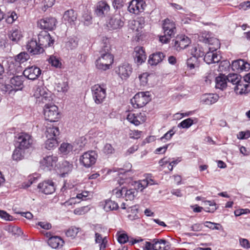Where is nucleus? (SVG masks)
<instances>
[{"label":"nucleus","instance_id":"nucleus-45","mask_svg":"<svg viewBox=\"0 0 250 250\" xmlns=\"http://www.w3.org/2000/svg\"><path fill=\"white\" fill-rule=\"evenodd\" d=\"M24 150V149L20 148L16 146L12 155L13 160L18 161L22 159L23 157Z\"/></svg>","mask_w":250,"mask_h":250},{"label":"nucleus","instance_id":"nucleus-43","mask_svg":"<svg viewBox=\"0 0 250 250\" xmlns=\"http://www.w3.org/2000/svg\"><path fill=\"white\" fill-rule=\"evenodd\" d=\"M44 147L48 150L54 149L58 146V140L57 139L47 138L44 144Z\"/></svg>","mask_w":250,"mask_h":250},{"label":"nucleus","instance_id":"nucleus-32","mask_svg":"<svg viewBox=\"0 0 250 250\" xmlns=\"http://www.w3.org/2000/svg\"><path fill=\"white\" fill-rule=\"evenodd\" d=\"M143 116L141 113L135 114L133 113H129L127 116V120L131 123L135 125H139L142 122H144V119H142Z\"/></svg>","mask_w":250,"mask_h":250},{"label":"nucleus","instance_id":"nucleus-63","mask_svg":"<svg viewBox=\"0 0 250 250\" xmlns=\"http://www.w3.org/2000/svg\"><path fill=\"white\" fill-rule=\"evenodd\" d=\"M142 132L138 130L131 131L129 133L130 138L138 139L140 138Z\"/></svg>","mask_w":250,"mask_h":250},{"label":"nucleus","instance_id":"nucleus-58","mask_svg":"<svg viewBox=\"0 0 250 250\" xmlns=\"http://www.w3.org/2000/svg\"><path fill=\"white\" fill-rule=\"evenodd\" d=\"M250 137V131H240L237 135L239 139H246Z\"/></svg>","mask_w":250,"mask_h":250},{"label":"nucleus","instance_id":"nucleus-54","mask_svg":"<svg viewBox=\"0 0 250 250\" xmlns=\"http://www.w3.org/2000/svg\"><path fill=\"white\" fill-rule=\"evenodd\" d=\"M66 46L70 49L75 48L78 45V41L76 39L71 38L66 43Z\"/></svg>","mask_w":250,"mask_h":250},{"label":"nucleus","instance_id":"nucleus-12","mask_svg":"<svg viewBox=\"0 0 250 250\" xmlns=\"http://www.w3.org/2000/svg\"><path fill=\"white\" fill-rule=\"evenodd\" d=\"M173 41L175 49L178 51L186 48L191 42L190 39L185 35L178 36Z\"/></svg>","mask_w":250,"mask_h":250},{"label":"nucleus","instance_id":"nucleus-13","mask_svg":"<svg viewBox=\"0 0 250 250\" xmlns=\"http://www.w3.org/2000/svg\"><path fill=\"white\" fill-rule=\"evenodd\" d=\"M26 48L28 52L32 55L40 54L44 52V49H42V46L40 45L38 41L34 39H31L27 42Z\"/></svg>","mask_w":250,"mask_h":250},{"label":"nucleus","instance_id":"nucleus-10","mask_svg":"<svg viewBox=\"0 0 250 250\" xmlns=\"http://www.w3.org/2000/svg\"><path fill=\"white\" fill-rule=\"evenodd\" d=\"M39 191L45 194H51L55 191V183L52 180H45L38 184Z\"/></svg>","mask_w":250,"mask_h":250},{"label":"nucleus","instance_id":"nucleus-61","mask_svg":"<svg viewBox=\"0 0 250 250\" xmlns=\"http://www.w3.org/2000/svg\"><path fill=\"white\" fill-rule=\"evenodd\" d=\"M128 240V237L127 234L125 233L121 234L118 238V241L120 244H125Z\"/></svg>","mask_w":250,"mask_h":250},{"label":"nucleus","instance_id":"nucleus-23","mask_svg":"<svg viewBox=\"0 0 250 250\" xmlns=\"http://www.w3.org/2000/svg\"><path fill=\"white\" fill-rule=\"evenodd\" d=\"M231 67L234 71H248L250 69V65L243 60L240 59L233 61Z\"/></svg>","mask_w":250,"mask_h":250},{"label":"nucleus","instance_id":"nucleus-39","mask_svg":"<svg viewBox=\"0 0 250 250\" xmlns=\"http://www.w3.org/2000/svg\"><path fill=\"white\" fill-rule=\"evenodd\" d=\"M190 52L192 56L197 58L203 57L205 54L203 48L198 44L193 46L190 49Z\"/></svg>","mask_w":250,"mask_h":250},{"label":"nucleus","instance_id":"nucleus-20","mask_svg":"<svg viewBox=\"0 0 250 250\" xmlns=\"http://www.w3.org/2000/svg\"><path fill=\"white\" fill-rule=\"evenodd\" d=\"M132 70L131 66L128 63H125L119 66L117 72L122 79H125L131 74Z\"/></svg>","mask_w":250,"mask_h":250},{"label":"nucleus","instance_id":"nucleus-26","mask_svg":"<svg viewBox=\"0 0 250 250\" xmlns=\"http://www.w3.org/2000/svg\"><path fill=\"white\" fill-rule=\"evenodd\" d=\"M219 96L217 94H206L201 97V102L206 104H212L216 103L219 99Z\"/></svg>","mask_w":250,"mask_h":250},{"label":"nucleus","instance_id":"nucleus-55","mask_svg":"<svg viewBox=\"0 0 250 250\" xmlns=\"http://www.w3.org/2000/svg\"><path fill=\"white\" fill-rule=\"evenodd\" d=\"M114 148L111 144H106L103 149V152L105 154H111L114 152Z\"/></svg>","mask_w":250,"mask_h":250},{"label":"nucleus","instance_id":"nucleus-57","mask_svg":"<svg viewBox=\"0 0 250 250\" xmlns=\"http://www.w3.org/2000/svg\"><path fill=\"white\" fill-rule=\"evenodd\" d=\"M125 191V188H122L121 189H115L113 190L112 193L113 195L115 196L117 198H120Z\"/></svg>","mask_w":250,"mask_h":250},{"label":"nucleus","instance_id":"nucleus-60","mask_svg":"<svg viewBox=\"0 0 250 250\" xmlns=\"http://www.w3.org/2000/svg\"><path fill=\"white\" fill-rule=\"evenodd\" d=\"M147 76L148 75L146 73H143L139 76V79L141 85L145 86L147 83Z\"/></svg>","mask_w":250,"mask_h":250},{"label":"nucleus","instance_id":"nucleus-16","mask_svg":"<svg viewBox=\"0 0 250 250\" xmlns=\"http://www.w3.org/2000/svg\"><path fill=\"white\" fill-rule=\"evenodd\" d=\"M110 6L106 2L100 1L97 3L95 13L97 16L103 18L108 14Z\"/></svg>","mask_w":250,"mask_h":250},{"label":"nucleus","instance_id":"nucleus-47","mask_svg":"<svg viewBox=\"0 0 250 250\" xmlns=\"http://www.w3.org/2000/svg\"><path fill=\"white\" fill-rule=\"evenodd\" d=\"M48 62L52 66L57 68L60 67L62 65L59 58L54 55H51L50 56L48 59Z\"/></svg>","mask_w":250,"mask_h":250},{"label":"nucleus","instance_id":"nucleus-9","mask_svg":"<svg viewBox=\"0 0 250 250\" xmlns=\"http://www.w3.org/2000/svg\"><path fill=\"white\" fill-rule=\"evenodd\" d=\"M146 6V3L143 0H132L127 7L128 11L132 14H139L143 12Z\"/></svg>","mask_w":250,"mask_h":250},{"label":"nucleus","instance_id":"nucleus-3","mask_svg":"<svg viewBox=\"0 0 250 250\" xmlns=\"http://www.w3.org/2000/svg\"><path fill=\"white\" fill-rule=\"evenodd\" d=\"M150 100L149 92H140L130 100V103L134 108H139L144 106Z\"/></svg>","mask_w":250,"mask_h":250},{"label":"nucleus","instance_id":"nucleus-40","mask_svg":"<svg viewBox=\"0 0 250 250\" xmlns=\"http://www.w3.org/2000/svg\"><path fill=\"white\" fill-rule=\"evenodd\" d=\"M95 236L96 243L99 244L100 250H104L107 243L106 237L103 238L102 235L96 231L95 233Z\"/></svg>","mask_w":250,"mask_h":250},{"label":"nucleus","instance_id":"nucleus-46","mask_svg":"<svg viewBox=\"0 0 250 250\" xmlns=\"http://www.w3.org/2000/svg\"><path fill=\"white\" fill-rule=\"evenodd\" d=\"M193 124V121L191 118H188L182 121L178 125L179 128H188Z\"/></svg>","mask_w":250,"mask_h":250},{"label":"nucleus","instance_id":"nucleus-31","mask_svg":"<svg viewBox=\"0 0 250 250\" xmlns=\"http://www.w3.org/2000/svg\"><path fill=\"white\" fill-rule=\"evenodd\" d=\"M250 85L249 84L244 83V81L241 80L237 83L234 87V90L236 93L242 94L248 93L250 90L248 89Z\"/></svg>","mask_w":250,"mask_h":250},{"label":"nucleus","instance_id":"nucleus-49","mask_svg":"<svg viewBox=\"0 0 250 250\" xmlns=\"http://www.w3.org/2000/svg\"><path fill=\"white\" fill-rule=\"evenodd\" d=\"M29 58V55L27 53L23 52H21L17 56L16 60L20 63H23L26 61Z\"/></svg>","mask_w":250,"mask_h":250},{"label":"nucleus","instance_id":"nucleus-8","mask_svg":"<svg viewBox=\"0 0 250 250\" xmlns=\"http://www.w3.org/2000/svg\"><path fill=\"white\" fill-rule=\"evenodd\" d=\"M34 96L39 102L46 103L52 100L50 92L43 86H38L35 91Z\"/></svg>","mask_w":250,"mask_h":250},{"label":"nucleus","instance_id":"nucleus-29","mask_svg":"<svg viewBox=\"0 0 250 250\" xmlns=\"http://www.w3.org/2000/svg\"><path fill=\"white\" fill-rule=\"evenodd\" d=\"M154 250H168L169 247L167 245L168 242L164 239H154Z\"/></svg>","mask_w":250,"mask_h":250},{"label":"nucleus","instance_id":"nucleus-34","mask_svg":"<svg viewBox=\"0 0 250 250\" xmlns=\"http://www.w3.org/2000/svg\"><path fill=\"white\" fill-rule=\"evenodd\" d=\"M8 37L12 42H18L22 36L21 31L18 29H13L8 33Z\"/></svg>","mask_w":250,"mask_h":250},{"label":"nucleus","instance_id":"nucleus-48","mask_svg":"<svg viewBox=\"0 0 250 250\" xmlns=\"http://www.w3.org/2000/svg\"><path fill=\"white\" fill-rule=\"evenodd\" d=\"M55 88L59 92H65L68 90V85L67 82L58 83L56 84Z\"/></svg>","mask_w":250,"mask_h":250},{"label":"nucleus","instance_id":"nucleus-5","mask_svg":"<svg viewBox=\"0 0 250 250\" xmlns=\"http://www.w3.org/2000/svg\"><path fill=\"white\" fill-rule=\"evenodd\" d=\"M32 137L28 133L21 132L16 137V146L21 149H28L33 144Z\"/></svg>","mask_w":250,"mask_h":250},{"label":"nucleus","instance_id":"nucleus-24","mask_svg":"<svg viewBox=\"0 0 250 250\" xmlns=\"http://www.w3.org/2000/svg\"><path fill=\"white\" fill-rule=\"evenodd\" d=\"M83 146L81 145L79 147L75 146V143H73V145L69 143H63L61 144L59 149L62 153L64 155H66L72 152L73 150L75 151L76 150L81 149L83 147Z\"/></svg>","mask_w":250,"mask_h":250},{"label":"nucleus","instance_id":"nucleus-35","mask_svg":"<svg viewBox=\"0 0 250 250\" xmlns=\"http://www.w3.org/2000/svg\"><path fill=\"white\" fill-rule=\"evenodd\" d=\"M226 76L224 75H220L217 77L215 79L216 88L220 89L225 88L227 86V80L226 79Z\"/></svg>","mask_w":250,"mask_h":250},{"label":"nucleus","instance_id":"nucleus-4","mask_svg":"<svg viewBox=\"0 0 250 250\" xmlns=\"http://www.w3.org/2000/svg\"><path fill=\"white\" fill-rule=\"evenodd\" d=\"M92 97L96 104H102L105 99L106 93L105 85L95 84L91 87Z\"/></svg>","mask_w":250,"mask_h":250},{"label":"nucleus","instance_id":"nucleus-44","mask_svg":"<svg viewBox=\"0 0 250 250\" xmlns=\"http://www.w3.org/2000/svg\"><path fill=\"white\" fill-rule=\"evenodd\" d=\"M187 64L188 67L190 69L198 67L199 62L198 58L192 56L187 60Z\"/></svg>","mask_w":250,"mask_h":250},{"label":"nucleus","instance_id":"nucleus-28","mask_svg":"<svg viewBox=\"0 0 250 250\" xmlns=\"http://www.w3.org/2000/svg\"><path fill=\"white\" fill-rule=\"evenodd\" d=\"M165 57V55L161 52L153 53L149 56L148 63L151 65H156L161 62Z\"/></svg>","mask_w":250,"mask_h":250},{"label":"nucleus","instance_id":"nucleus-53","mask_svg":"<svg viewBox=\"0 0 250 250\" xmlns=\"http://www.w3.org/2000/svg\"><path fill=\"white\" fill-rule=\"evenodd\" d=\"M146 187L147 183L144 180L135 183V188L140 191H142Z\"/></svg>","mask_w":250,"mask_h":250},{"label":"nucleus","instance_id":"nucleus-11","mask_svg":"<svg viewBox=\"0 0 250 250\" xmlns=\"http://www.w3.org/2000/svg\"><path fill=\"white\" fill-rule=\"evenodd\" d=\"M38 43L42 48L51 46L54 43V40L52 39L50 34L46 31H41L38 35Z\"/></svg>","mask_w":250,"mask_h":250},{"label":"nucleus","instance_id":"nucleus-25","mask_svg":"<svg viewBox=\"0 0 250 250\" xmlns=\"http://www.w3.org/2000/svg\"><path fill=\"white\" fill-rule=\"evenodd\" d=\"M24 80L23 76H14L10 79V83L13 86L15 91L21 90L23 87V83Z\"/></svg>","mask_w":250,"mask_h":250},{"label":"nucleus","instance_id":"nucleus-50","mask_svg":"<svg viewBox=\"0 0 250 250\" xmlns=\"http://www.w3.org/2000/svg\"><path fill=\"white\" fill-rule=\"evenodd\" d=\"M79 228L76 227H71L69 228L66 232L65 234L67 237L74 238L77 235L79 231Z\"/></svg>","mask_w":250,"mask_h":250},{"label":"nucleus","instance_id":"nucleus-18","mask_svg":"<svg viewBox=\"0 0 250 250\" xmlns=\"http://www.w3.org/2000/svg\"><path fill=\"white\" fill-rule=\"evenodd\" d=\"M124 24L123 18L119 14H115L110 19L108 27L112 29H117L123 26Z\"/></svg>","mask_w":250,"mask_h":250},{"label":"nucleus","instance_id":"nucleus-27","mask_svg":"<svg viewBox=\"0 0 250 250\" xmlns=\"http://www.w3.org/2000/svg\"><path fill=\"white\" fill-rule=\"evenodd\" d=\"M77 18V14L73 9L65 11L63 16V19L65 23H68L70 24L74 23Z\"/></svg>","mask_w":250,"mask_h":250},{"label":"nucleus","instance_id":"nucleus-22","mask_svg":"<svg viewBox=\"0 0 250 250\" xmlns=\"http://www.w3.org/2000/svg\"><path fill=\"white\" fill-rule=\"evenodd\" d=\"M134 57L135 62L141 64L146 60V55L142 47H136L134 52Z\"/></svg>","mask_w":250,"mask_h":250},{"label":"nucleus","instance_id":"nucleus-52","mask_svg":"<svg viewBox=\"0 0 250 250\" xmlns=\"http://www.w3.org/2000/svg\"><path fill=\"white\" fill-rule=\"evenodd\" d=\"M204 226L213 230H219L220 228L218 227V226H220V224L209 221H206L204 223Z\"/></svg>","mask_w":250,"mask_h":250},{"label":"nucleus","instance_id":"nucleus-14","mask_svg":"<svg viewBox=\"0 0 250 250\" xmlns=\"http://www.w3.org/2000/svg\"><path fill=\"white\" fill-rule=\"evenodd\" d=\"M58 161V157L56 155H48L43 158L41 161V164L44 167L43 169L45 170H50L54 167L56 166Z\"/></svg>","mask_w":250,"mask_h":250},{"label":"nucleus","instance_id":"nucleus-2","mask_svg":"<svg viewBox=\"0 0 250 250\" xmlns=\"http://www.w3.org/2000/svg\"><path fill=\"white\" fill-rule=\"evenodd\" d=\"M163 29L164 35L160 37V41L166 43L176 34V27L175 22L168 18L165 19L163 21Z\"/></svg>","mask_w":250,"mask_h":250},{"label":"nucleus","instance_id":"nucleus-6","mask_svg":"<svg viewBox=\"0 0 250 250\" xmlns=\"http://www.w3.org/2000/svg\"><path fill=\"white\" fill-rule=\"evenodd\" d=\"M44 115L45 119L50 122H56L60 117L58 107L54 104H46L44 107Z\"/></svg>","mask_w":250,"mask_h":250},{"label":"nucleus","instance_id":"nucleus-30","mask_svg":"<svg viewBox=\"0 0 250 250\" xmlns=\"http://www.w3.org/2000/svg\"><path fill=\"white\" fill-rule=\"evenodd\" d=\"M48 244L53 249H57L63 246L64 241L60 237L53 236L48 239Z\"/></svg>","mask_w":250,"mask_h":250},{"label":"nucleus","instance_id":"nucleus-56","mask_svg":"<svg viewBox=\"0 0 250 250\" xmlns=\"http://www.w3.org/2000/svg\"><path fill=\"white\" fill-rule=\"evenodd\" d=\"M1 90L3 93L8 92L10 94L13 91H15V89L11 84H4L1 86Z\"/></svg>","mask_w":250,"mask_h":250},{"label":"nucleus","instance_id":"nucleus-51","mask_svg":"<svg viewBox=\"0 0 250 250\" xmlns=\"http://www.w3.org/2000/svg\"><path fill=\"white\" fill-rule=\"evenodd\" d=\"M174 134L175 132L173 129H171L165 133L160 139L161 141L165 142L166 141L170 140Z\"/></svg>","mask_w":250,"mask_h":250},{"label":"nucleus","instance_id":"nucleus-19","mask_svg":"<svg viewBox=\"0 0 250 250\" xmlns=\"http://www.w3.org/2000/svg\"><path fill=\"white\" fill-rule=\"evenodd\" d=\"M57 168L60 176L64 177L72 170L73 165L67 161H63L59 164V167Z\"/></svg>","mask_w":250,"mask_h":250},{"label":"nucleus","instance_id":"nucleus-42","mask_svg":"<svg viewBox=\"0 0 250 250\" xmlns=\"http://www.w3.org/2000/svg\"><path fill=\"white\" fill-rule=\"evenodd\" d=\"M226 77V79L227 80V82L235 85L241 80V76L235 73L229 74Z\"/></svg>","mask_w":250,"mask_h":250},{"label":"nucleus","instance_id":"nucleus-41","mask_svg":"<svg viewBox=\"0 0 250 250\" xmlns=\"http://www.w3.org/2000/svg\"><path fill=\"white\" fill-rule=\"evenodd\" d=\"M125 197L126 200H133L135 197L137 195L138 191L135 188H131L127 189L125 188Z\"/></svg>","mask_w":250,"mask_h":250},{"label":"nucleus","instance_id":"nucleus-33","mask_svg":"<svg viewBox=\"0 0 250 250\" xmlns=\"http://www.w3.org/2000/svg\"><path fill=\"white\" fill-rule=\"evenodd\" d=\"M47 138L57 139L60 134V130L58 127L52 126L46 128L45 132Z\"/></svg>","mask_w":250,"mask_h":250},{"label":"nucleus","instance_id":"nucleus-17","mask_svg":"<svg viewBox=\"0 0 250 250\" xmlns=\"http://www.w3.org/2000/svg\"><path fill=\"white\" fill-rule=\"evenodd\" d=\"M57 21L52 17L45 18L41 20L38 23L42 29L48 30H53L55 26Z\"/></svg>","mask_w":250,"mask_h":250},{"label":"nucleus","instance_id":"nucleus-38","mask_svg":"<svg viewBox=\"0 0 250 250\" xmlns=\"http://www.w3.org/2000/svg\"><path fill=\"white\" fill-rule=\"evenodd\" d=\"M207 42L208 44V49L211 51H216L220 48V43L219 41L215 38L207 39Z\"/></svg>","mask_w":250,"mask_h":250},{"label":"nucleus","instance_id":"nucleus-64","mask_svg":"<svg viewBox=\"0 0 250 250\" xmlns=\"http://www.w3.org/2000/svg\"><path fill=\"white\" fill-rule=\"evenodd\" d=\"M154 242L146 241L143 246V250H154Z\"/></svg>","mask_w":250,"mask_h":250},{"label":"nucleus","instance_id":"nucleus-21","mask_svg":"<svg viewBox=\"0 0 250 250\" xmlns=\"http://www.w3.org/2000/svg\"><path fill=\"white\" fill-rule=\"evenodd\" d=\"M215 51L209 50L204 56V61L208 64L217 63L221 60V56L217 54Z\"/></svg>","mask_w":250,"mask_h":250},{"label":"nucleus","instance_id":"nucleus-59","mask_svg":"<svg viewBox=\"0 0 250 250\" xmlns=\"http://www.w3.org/2000/svg\"><path fill=\"white\" fill-rule=\"evenodd\" d=\"M0 217L6 221H11L13 217L7 213L6 211L0 210Z\"/></svg>","mask_w":250,"mask_h":250},{"label":"nucleus","instance_id":"nucleus-7","mask_svg":"<svg viewBox=\"0 0 250 250\" xmlns=\"http://www.w3.org/2000/svg\"><path fill=\"white\" fill-rule=\"evenodd\" d=\"M98 154L95 151H88L84 152L80 158V162L83 167L88 168L95 164Z\"/></svg>","mask_w":250,"mask_h":250},{"label":"nucleus","instance_id":"nucleus-36","mask_svg":"<svg viewBox=\"0 0 250 250\" xmlns=\"http://www.w3.org/2000/svg\"><path fill=\"white\" fill-rule=\"evenodd\" d=\"M103 205L104 210L106 212L117 210L119 208L118 204L111 200H105Z\"/></svg>","mask_w":250,"mask_h":250},{"label":"nucleus","instance_id":"nucleus-37","mask_svg":"<svg viewBox=\"0 0 250 250\" xmlns=\"http://www.w3.org/2000/svg\"><path fill=\"white\" fill-rule=\"evenodd\" d=\"M132 167V165L129 163H126L123 168H114L111 170L108 171V173H110L112 171L113 172H118V175H120V174H125L130 171L131 168Z\"/></svg>","mask_w":250,"mask_h":250},{"label":"nucleus","instance_id":"nucleus-15","mask_svg":"<svg viewBox=\"0 0 250 250\" xmlns=\"http://www.w3.org/2000/svg\"><path fill=\"white\" fill-rule=\"evenodd\" d=\"M41 74V70L35 66H32L26 68L23 72L24 77L31 80L37 79Z\"/></svg>","mask_w":250,"mask_h":250},{"label":"nucleus","instance_id":"nucleus-62","mask_svg":"<svg viewBox=\"0 0 250 250\" xmlns=\"http://www.w3.org/2000/svg\"><path fill=\"white\" fill-rule=\"evenodd\" d=\"M239 243L240 245L245 249L250 248V243L249 240L245 238H240Z\"/></svg>","mask_w":250,"mask_h":250},{"label":"nucleus","instance_id":"nucleus-1","mask_svg":"<svg viewBox=\"0 0 250 250\" xmlns=\"http://www.w3.org/2000/svg\"><path fill=\"white\" fill-rule=\"evenodd\" d=\"M111 47L108 40L105 39V42L100 51V56L95 62L96 68L99 70L105 71L109 69L113 62L114 57L110 53Z\"/></svg>","mask_w":250,"mask_h":250}]
</instances>
